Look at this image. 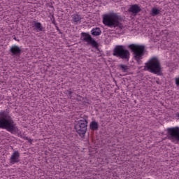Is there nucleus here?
<instances>
[{
    "label": "nucleus",
    "instance_id": "obj_1",
    "mask_svg": "<svg viewBox=\"0 0 179 179\" xmlns=\"http://www.w3.org/2000/svg\"><path fill=\"white\" fill-rule=\"evenodd\" d=\"M0 129H6L10 134L15 135L19 132L17 125L6 110L0 111Z\"/></svg>",
    "mask_w": 179,
    "mask_h": 179
},
{
    "label": "nucleus",
    "instance_id": "obj_2",
    "mask_svg": "<svg viewBox=\"0 0 179 179\" xmlns=\"http://www.w3.org/2000/svg\"><path fill=\"white\" fill-rule=\"evenodd\" d=\"M102 23L104 26H107L108 27H118V26L121 24L120 22V15L115 13L103 15Z\"/></svg>",
    "mask_w": 179,
    "mask_h": 179
},
{
    "label": "nucleus",
    "instance_id": "obj_3",
    "mask_svg": "<svg viewBox=\"0 0 179 179\" xmlns=\"http://www.w3.org/2000/svg\"><path fill=\"white\" fill-rule=\"evenodd\" d=\"M145 66L149 72L155 73V75H159L162 72V65L157 57H151L145 64Z\"/></svg>",
    "mask_w": 179,
    "mask_h": 179
},
{
    "label": "nucleus",
    "instance_id": "obj_4",
    "mask_svg": "<svg viewBox=\"0 0 179 179\" xmlns=\"http://www.w3.org/2000/svg\"><path fill=\"white\" fill-rule=\"evenodd\" d=\"M129 48L134 53V59L139 62L142 59L143 55H145V45L138 44H130Z\"/></svg>",
    "mask_w": 179,
    "mask_h": 179
},
{
    "label": "nucleus",
    "instance_id": "obj_5",
    "mask_svg": "<svg viewBox=\"0 0 179 179\" xmlns=\"http://www.w3.org/2000/svg\"><path fill=\"white\" fill-rule=\"evenodd\" d=\"M113 55L117 58H121V59H129L131 53H129V50L125 49V46L118 45L113 49Z\"/></svg>",
    "mask_w": 179,
    "mask_h": 179
},
{
    "label": "nucleus",
    "instance_id": "obj_6",
    "mask_svg": "<svg viewBox=\"0 0 179 179\" xmlns=\"http://www.w3.org/2000/svg\"><path fill=\"white\" fill-rule=\"evenodd\" d=\"M87 120L85 118H82L76 122L74 128L81 138H83L86 135V132H87Z\"/></svg>",
    "mask_w": 179,
    "mask_h": 179
},
{
    "label": "nucleus",
    "instance_id": "obj_7",
    "mask_svg": "<svg viewBox=\"0 0 179 179\" xmlns=\"http://www.w3.org/2000/svg\"><path fill=\"white\" fill-rule=\"evenodd\" d=\"M81 39L83 40V41L87 43V44L91 45L93 48H99V43L96 42L94 38H92V36H90V34L86 32L81 33Z\"/></svg>",
    "mask_w": 179,
    "mask_h": 179
},
{
    "label": "nucleus",
    "instance_id": "obj_8",
    "mask_svg": "<svg viewBox=\"0 0 179 179\" xmlns=\"http://www.w3.org/2000/svg\"><path fill=\"white\" fill-rule=\"evenodd\" d=\"M167 132L173 139H176V141H179V127H170L167 129Z\"/></svg>",
    "mask_w": 179,
    "mask_h": 179
},
{
    "label": "nucleus",
    "instance_id": "obj_9",
    "mask_svg": "<svg viewBox=\"0 0 179 179\" xmlns=\"http://www.w3.org/2000/svg\"><path fill=\"white\" fill-rule=\"evenodd\" d=\"M20 162V152L19 151L15 150L11 155L10 158V164H16V163H19Z\"/></svg>",
    "mask_w": 179,
    "mask_h": 179
},
{
    "label": "nucleus",
    "instance_id": "obj_10",
    "mask_svg": "<svg viewBox=\"0 0 179 179\" xmlns=\"http://www.w3.org/2000/svg\"><path fill=\"white\" fill-rule=\"evenodd\" d=\"M141 10H142V9H141V7L138 4H132L128 9V12L135 15H138Z\"/></svg>",
    "mask_w": 179,
    "mask_h": 179
},
{
    "label": "nucleus",
    "instance_id": "obj_11",
    "mask_svg": "<svg viewBox=\"0 0 179 179\" xmlns=\"http://www.w3.org/2000/svg\"><path fill=\"white\" fill-rule=\"evenodd\" d=\"M10 52H11L12 55H20L22 49L17 45H13L10 48Z\"/></svg>",
    "mask_w": 179,
    "mask_h": 179
},
{
    "label": "nucleus",
    "instance_id": "obj_12",
    "mask_svg": "<svg viewBox=\"0 0 179 179\" xmlns=\"http://www.w3.org/2000/svg\"><path fill=\"white\" fill-rule=\"evenodd\" d=\"M34 30L36 31H43L44 30V27H43V24H41V22H34Z\"/></svg>",
    "mask_w": 179,
    "mask_h": 179
},
{
    "label": "nucleus",
    "instance_id": "obj_13",
    "mask_svg": "<svg viewBox=\"0 0 179 179\" xmlns=\"http://www.w3.org/2000/svg\"><path fill=\"white\" fill-rule=\"evenodd\" d=\"M71 17L76 24H78V23H80V21L82 20V17H80V15L79 14H73L71 15Z\"/></svg>",
    "mask_w": 179,
    "mask_h": 179
},
{
    "label": "nucleus",
    "instance_id": "obj_14",
    "mask_svg": "<svg viewBox=\"0 0 179 179\" xmlns=\"http://www.w3.org/2000/svg\"><path fill=\"white\" fill-rule=\"evenodd\" d=\"M90 128L92 131H97L99 129V123L95 120L90 122Z\"/></svg>",
    "mask_w": 179,
    "mask_h": 179
},
{
    "label": "nucleus",
    "instance_id": "obj_15",
    "mask_svg": "<svg viewBox=\"0 0 179 179\" xmlns=\"http://www.w3.org/2000/svg\"><path fill=\"white\" fill-rule=\"evenodd\" d=\"M92 36H100L101 34V29L99 27L93 28L91 31Z\"/></svg>",
    "mask_w": 179,
    "mask_h": 179
},
{
    "label": "nucleus",
    "instance_id": "obj_16",
    "mask_svg": "<svg viewBox=\"0 0 179 179\" xmlns=\"http://www.w3.org/2000/svg\"><path fill=\"white\" fill-rule=\"evenodd\" d=\"M119 68L120 69V71L124 73L129 71V66L125 64H120Z\"/></svg>",
    "mask_w": 179,
    "mask_h": 179
},
{
    "label": "nucleus",
    "instance_id": "obj_17",
    "mask_svg": "<svg viewBox=\"0 0 179 179\" xmlns=\"http://www.w3.org/2000/svg\"><path fill=\"white\" fill-rule=\"evenodd\" d=\"M151 16H157V15H160V10L153 8L150 13Z\"/></svg>",
    "mask_w": 179,
    "mask_h": 179
},
{
    "label": "nucleus",
    "instance_id": "obj_18",
    "mask_svg": "<svg viewBox=\"0 0 179 179\" xmlns=\"http://www.w3.org/2000/svg\"><path fill=\"white\" fill-rule=\"evenodd\" d=\"M176 85L179 86V78H176Z\"/></svg>",
    "mask_w": 179,
    "mask_h": 179
},
{
    "label": "nucleus",
    "instance_id": "obj_19",
    "mask_svg": "<svg viewBox=\"0 0 179 179\" xmlns=\"http://www.w3.org/2000/svg\"><path fill=\"white\" fill-rule=\"evenodd\" d=\"M27 140L28 141V142H29V143H32V142H33V140H31V138H27Z\"/></svg>",
    "mask_w": 179,
    "mask_h": 179
},
{
    "label": "nucleus",
    "instance_id": "obj_20",
    "mask_svg": "<svg viewBox=\"0 0 179 179\" xmlns=\"http://www.w3.org/2000/svg\"><path fill=\"white\" fill-rule=\"evenodd\" d=\"M176 117L178 118V120H179V113H176Z\"/></svg>",
    "mask_w": 179,
    "mask_h": 179
},
{
    "label": "nucleus",
    "instance_id": "obj_21",
    "mask_svg": "<svg viewBox=\"0 0 179 179\" xmlns=\"http://www.w3.org/2000/svg\"><path fill=\"white\" fill-rule=\"evenodd\" d=\"M69 95L72 94V92L69 91Z\"/></svg>",
    "mask_w": 179,
    "mask_h": 179
},
{
    "label": "nucleus",
    "instance_id": "obj_22",
    "mask_svg": "<svg viewBox=\"0 0 179 179\" xmlns=\"http://www.w3.org/2000/svg\"><path fill=\"white\" fill-rule=\"evenodd\" d=\"M58 31H59V29L57 28Z\"/></svg>",
    "mask_w": 179,
    "mask_h": 179
},
{
    "label": "nucleus",
    "instance_id": "obj_23",
    "mask_svg": "<svg viewBox=\"0 0 179 179\" xmlns=\"http://www.w3.org/2000/svg\"><path fill=\"white\" fill-rule=\"evenodd\" d=\"M177 141H178V142H179V140H177Z\"/></svg>",
    "mask_w": 179,
    "mask_h": 179
}]
</instances>
